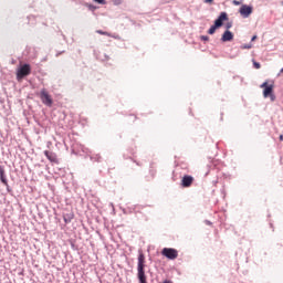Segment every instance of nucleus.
<instances>
[{"label": "nucleus", "instance_id": "1", "mask_svg": "<svg viewBox=\"0 0 283 283\" xmlns=\"http://www.w3.org/2000/svg\"><path fill=\"white\" fill-rule=\"evenodd\" d=\"M145 268H146L145 254L143 252H139L138 263H137V276H138L139 283H147Z\"/></svg>", "mask_w": 283, "mask_h": 283}, {"label": "nucleus", "instance_id": "2", "mask_svg": "<svg viewBox=\"0 0 283 283\" xmlns=\"http://www.w3.org/2000/svg\"><path fill=\"white\" fill-rule=\"evenodd\" d=\"M261 88H263V97L274 102L276 99V96L273 94L274 85L273 84H268V82H263V84L260 85Z\"/></svg>", "mask_w": 283, "mask_h": 283}, {"label": "nucleus", "instance_id": "3", "mask_svg": "<svg viewBox=\"0 0 283 283\" xmlns=\"http://www.w3.org/2000/svg\"><path fill=\"white\" fill-rule=\"evenodd\" d=\"M31 74V66L30 64H23L17 70V80L22 81L25 76Z\"/></svg>", "mask_w": 283, "mask_h": 283}, {"label": "nucleus", "instance_id": "4", "mask_svg": "<svg viewBox=\"0 0 283 283\" xmlns=\"http://www.w3.org/2000/svg\"><path fill=\"white\" fill-rule=\"evenodd\" d=\"M161 255L166 256L170 261L177 260L179 252L175 248H164L161 250Z\"/></svg>", "mask_w": 283, "mask_h": 283}, {"label": "nucleus", "instance_id": "5", "mask_svg": "<svg viewBox=\"0 0 283 283\" xmlns=\"http://www.w3.org/2000/svg\"><path fill=\"white\" fill-rule=\"evenodd\" d=\"M40 98L42 101V104L52 107L53 105V99L51 97V95L48 93V91L45 88H42L41 93H40Z\"/></svg>", "mask_w": 283, "mask_h": 283}, {"label": "nucleus", "instance_id": "6", "mask_svg": "<svg viewBox=\"0 0 283 283\" xmlns=\"http://www.w3.org/2000/svg\"><path fill=\"white\" fill-rule=\"evenodd\" d=\"M193 181H195V178H193L192 176L186 175V176H184L182 179H181V186H182L184 188H189V187L192 186Z\"/></svg>", "mask_w": 283, "mask_h": 283}, {"label": "nucleus", "instance_id": "7", "mask_svg": "<svg viewBox=\"0 0 283 283\" xmlns=\"http://www.w3.org/2000/svg\"><path fill=\"white\" fill-rule=\"evenodd\" d=\"M252 12H253V9L251 7H249L248 4H242V7L240 8V14L243 18H249Z\"/></svg>", "mask_w": 283, "mask_h": 283}, {"label": "nucleus", "instance_id": "8", "mask_svg": "<svg viewBox=\"0 0 283 283\" xmlns=\"http://www.w3.org/2000/svg\"><path fill=\"white\" fill-rule=\"evenodd\" d=\"M228 19H229V17H228L227 12H222V13L218 17V19L214 21V25H216L217 28H220V27L223 25V21H227Z\"/></svg>", "mask_w": 283, "mask_h": 283}, {"label": "nucleus", "instance_id": "9", "mask_svg": "<svg viewBox=\"0 0 283 283\" xmlns=\"http://www.w3.org/2000/svg\"><path fill=\"white\" fill-rule=\"evenodd\" d=\"M44 156L46 157V159H48L49 161H51V163H53V164H59V159H57L55 153L45 150V151H44Z\"/></svg>", "mask_w": 283, "mask_h": 283}, {"label": "nucleus", "instance_id": "10", "mask_svg": "<svg viewBox=\"0 0 283 283\" xmlns=\"http://www.w3.org/2000/svg\"><path fill=\"white\" fill-rule=\"evenodd\" d=\"M0 180H1L2 185H4L7 188H9V182H8V179L6 176V169L1 165H0Z\"/></svg>", "mask_w": 283, "mask_h": 283}, {"label": "nucleus", "instance_id": "11", "mask_svg": "<svg viewBox=\"0 0 283 283\" xmlns=\"http://www.w3.org/2000/svg\"><path fill=\"white\" fill-rule=\"evenodd\" d=\"M233 38H234V35L231 31H226V32H223L221 40H222V42H231V41H233Z\"/></svg>", "mask_w": 283, "mask_h": 283}, {"label": "nucleus", "instance_id": "12", "mask_svg": "<svg viewBox=\"0 0 283 283\" xmlns=\"http://www.w3.org/2000/svg\"><path fill=\"white\" fill-rule=\"evenodd\" d=\"M217 29H218V28L216 27V24L212 25V27L209 29V31H208L209 35H213V33H216V30H217Z\"/></svg>", "mask_w": 283, "mask_h": 283}, {"label": "nucleus", "instance_id": "13", "mask_svg": "<svg viewBox=\"0 0 283 283\" xmlns=\"http://www.w3.org/2000/svg\"><path fill=\"white\" fill-rule=\"evenodd\" d=\"M96 33H98L99 35L112 36V33L104 32V31H101V30H97Z\"/></svg>", "mask_w": 283, "mask_h": 283}, {"label": "nucleus", "instance_id": "14", "mask_svg": "<svg viewBox=\"0 0 283 283\" xmlns=\"http://www.w3.org/2000/svg\"><path fill=\"white\" fill-rule=\"evenodd\" d=\"M86 7L88 8L90 11H96L97 10V8L92 3H86Z\"/></svg>", "mask_w": 283, "mask_h": 283}, {"label": "nucleus", "instance_id": "15", "mask_svg": "<svg viewBox=\"0 0 283 283\" xmlns=\"http://www.w3.org/2000/svg\"><path fill=\"white\" fill-rule=\"evenodd\" d=\"M253 66H254L256 70H260V69H261V64L258 63V62H254V63H253Z\"/></svg>", "mask_w": 283, "mask_h": 283}, {"label": "nucleus", "instance_id": "16", "mask_svg": "<svg viewBox=\"0 0 283 283\" xmlns=\"http://www.w3.org/2000/svg\"><path fill=\"white\" fill-rule=\"evenodd\" d=\"M94 1H96V2H98V4H106V0H94Z\"/></svg>", "mask_w": 283, "mask_h": 283}, {"label": "nucleus", "instance_id": "17", "mask_svg": "<svg viewBox=\"0 0 283 283\" xmlns=\"http://www.w3.org/2000/svg\"><path fill=\"white\" fill-rule=\"evenodd\" d=\"M232 4H233V6H241V2H240V1H237V0H233V1H232Z\"/></svg>", "mask_w": 283, "mask_h": 283}, {"label": "nucleus", "instance_id": "18", "mask_svg": "<svg viewBox=\"0 0 283 283\" xmlns=\"http://www.w3.org/2000/svg\"><path fill=\"white\" fill-rule=\"evenodd\" d=\"M201 40L202 41H209V38H208V35H201Z\"/></svg>", "mask_w": 283, "mask_h": 283}, {"label": "nucleus", "instance_id": "19", "mask_svg": "<svg viewBox=\"0 0 283 283\" xmlns=\"http://www.w3.org/2000/svg\"><path fill=\"white\" fill-rule=\"evenodd\" d=\"M207 4H212L213 0H203Z\"/></svg>", "mask_w": 283, "mask_h": 283}, {"label": "nucleus", "instance_id": "20", "mask_svg": "<svg viewBox=\"0 0 283 283\" xmlns=\"http://www.w3.org/2000/svg\"><path fill=\"white\" fill-rule=\"evenodd\" d=\"M258 35H253V38L251 39L252 42L256 41Z\"/></svg>", "mask_w": 283, "mask_h": 283}, {"label": "nucleus", "instance_id": "21", "mask_svg": "<svg viewBox=\"0 0 283 283\" xmlns=\"http://www.w3.org/2000/svg\"><path fill=\"white\" fill-rule=\"evenodd\" d=\"M279 140H280V142H283V134H281V135L279 136Z\"/></svg>", "mask_w": 283, "mask_h": 283}, {"label": "nucleus", "instance_id": "22", "mask_svg": "<svg viewBox=\"0 0 283 283\" xmlns=\"http://www.w3.org/2000/svg\"><path fill=\"white\" fill-rule=\"evenodd\" d=\"M244 49H251V45H245Z\"/></svg>", "mask_w": 283, "mask_h": 283}, {"label": "nucleus", "instance_id": "23", "mask_svg": "<svg viewBox=\"0 0 283 283\" xmlns=\"http://www.w3.org/2000/svg\"><path fill=\"white\" fill-rule=\"evenodd\" d=\"M231 27H232L231 24H228V25H227V29L229 30Z\"/></svg>", "mask_w": 283, "mask_h": 283}, {"label": "nucleus", "instance_id": "24", "mask_svg": "<svg viewBox=\"0 0 283 283\" xmlns=\"http://www.w3.org/2000/svg\"><path fill=\"white\" fill-rule=\"evenodd\" d=\"M280 73H283V67L280 70Z\"/></svg>", "mask_w": 283, "mask_h": 283}, {"label": "nucleus", "instance_id": "25", "mask_svg": "<svg viewBox=\"0 0 283 283\" xmlns=\"http://www.w3.org/2000/svg\"><path fill=\"white\" fill-rule=\"evenodd\" d=\"M207 224H211V221H207Z\"/></svg>", "mask_w": 283, "mask_h": 283}, {"label": "nucleus", "instance_id": "26", "mask_svg": "<svg viewBox=\"0 0 283 283\" xmlns=\"http://www.w3.org/2000/svg\"><path fill=\"white\" fill-rule=\"evenodd\" d=\"M282 6H283V2H282Z\"/></svg>", "mask_w": 283, "mask_h": 283}]
</instances>
